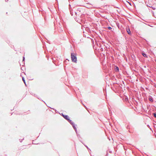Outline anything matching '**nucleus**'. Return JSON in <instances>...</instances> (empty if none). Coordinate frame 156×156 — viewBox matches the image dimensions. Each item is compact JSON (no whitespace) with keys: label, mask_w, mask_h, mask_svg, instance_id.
Segmentation results:
<instances>
[{"label":"nucleus","mask_w":156,"mask_h":156,"mask_svg":"<svg viewBox=\"0 0 156 156\" xmlns=\"http://www.w3.org/2000/svg\"><path fill=\"white\" fill-rule=\"evenodd\" d=\"M76 55L74 54L73 53H71V58L72 62H76L77 61V58Z\"/></svg>","instance_id":"obj_1"},{"label":"nucleus","mask_w":156,"mask_h":156,"mask_svg":"<svg viewBox=\"0 0 156 156\" xmlns=\"http://www.w3.org/2000/svg\"><path fill=\"white\" fill-rule=\"evenodd\" d=\"M62 116L64 117V118L65 119L67 120H68L69 122H70L71 121L69 118V117L67 115H64L62 114Z\"/></svg>","instance_id":"obj_2"},{"label":"nucleus","mask_w":156,"mask_h":156,"mask_svg":"<svg viewBox=\"0 0 156 156\" xmlns=\"http://www.w3.org/2000/svg\"><path fill=\"white\" fill-rule=\"evenodd\" d=\"M126 31L128 34L130 35L131 34V31L130 29L129 28L126 29Z\"/></svg>","instance_id":"obj_3"},{"label":"nucleus","mask_w":156,"mask_h":156,"mask_svg":"<svg viewBox=\"0 0 156 156\" xmlns=\"http://www.w3.org/2000/svg\"><path fill=\"white\" fill-rule=\"evenodd\" d=\"M142 55H143V56H144V57H147V56L145 54L143 53L142 54Z\"/></svg>","instance_id":"obj_4"},{"label":"nucleus","mask_w":156,"mask_h":156,"mask_svg":"<svg viewBox=\"0 0 156 156\" xmlns=\"http://www.w3.org/2000/svg\"><path fill=\"white\" fill-rule=\"evenodd\" d=\"M116 71H118L119 70V68L118 67H116V69H115Z\"/></svg>","instance_id":"obj_5"},{"label":"nucleus","mask_w":156,"mask_h":156,"mask_svg":"<svg viewBox=\"0 0 156 156\" xmlns=\"http://www.w3.org/2000/svg\"><path fill=\"white\" fill-rule=\"evenodd\" d=\"M22 80L24 82V83L25 84V80L24 79V78L23 77L22 78Z\"/></svg>","instance_id":"obj_6"},{"label":"nucleus","mask_w":156,"mask_h":156,"mask_svg":"<svg viewBox=\"0 0 156 156\" xmlns=\"http://www.w3.org/2000/svg\"><path fill=\"white\" fill-rule=\"evenodd\" d=\"M108 28L109 30H111L112 29V28L111 27H108Z\"/></svg>","instance_id":"obj_7"},{"label":"nucleus","mask_w":156,"mask_h":156,"mask_svg":"<svg viewBox=\"0 0 156 156\" xmlns=\"http://www.w3.org/2000/svg\"><path fill=\"white\" fill-rule=\"evenodd\" d=\"M151 7L153 9H155V8L153 6H152Z\"/></svg>","instance_id":"obj_8"},{"label":"nucleus","mask_w":156,"mask_h":156,"mask_svg":"<svg viewBox=\"0 0 156 156\" xmlns=\"http://www.w3.org/2000/svg\"><path fill=\"white\" fill-rule=\"evenodd\" d=\"M154 116L155 118H156V113H154Z\"/></svg>","instance_id":"obj_9"},{"label":"nucleus","mask_w":156,"mask_h":156,"mask_svg":"<svg viewBox=\"0 0 156 156\" xmlns=\"http://www.w3.org/2000/svg\"><path fill=\"white\" fill-rule=\"evenodd\" d=\"M149 100H150V101H153L152 99H149Z\"/></svg>","instance_id":"obj_10"},{"label":"nucleus","mask_w":156,"mask_h":156,"mask_svg":"<svg viewBox=\"0 0 156 156\" xmlns=\"http://www.w3.org/2000/svg\"><path fill=\"white\" fill-rule=\"evenodd\" d=\"M90 5L91 6H93V5L92 4H90Z\"/></svg>","instance_id":"obj_11"},{"label":"nucleus","mask_w":156,"mask_h":156,"mask_svg":"<svg viewBox=\"0 0 156 156\" xmlns=\"http://www.w3.org/2000/svg\"><path fill=\"white\" fill-rule=\"evenodd\" d=\"M155 88H156V85L155 86Z\"/></svg>","instance_id":"obj_12"},{"label":"nucleus","mask_w":156,"mask_h":156,"mask_svg":"<svg viewBox=\"0 0 156 156\" xmlns=\"http://www.w3.org/2000/svg\"><path fill=\"white\" fill-rule=\"evenodd\" d=\"M88 7V6H87V8H89V7Z\"/></svg>","instance_id":"obj_13"},{"label":"nucleus","mask_w":156,"mask_h":156,"mask_svg":"<svg viewBox=\"0 0 156 156\" xmlns=\"http://www.w3.org/2000/svg\"><path fill=\"white\" fill-rule=\"evenodd\" d=\"M87 5H86V7H87Z\"/></svg>","instance_id":"obj_14"},{"label":"nucleus","mask_w":156,"mask_h":156,"mask_svg":"<svg viewBox=\"0 0 156 156\" xmlns=\"http://www.w3.org/2000/svg\"><path fill=\"white\" fill-rule=\"evenodd\" d=\"M155 61H156V60H155Z\"/></svg>","instance_id":"obj_15"}]
</instances>
